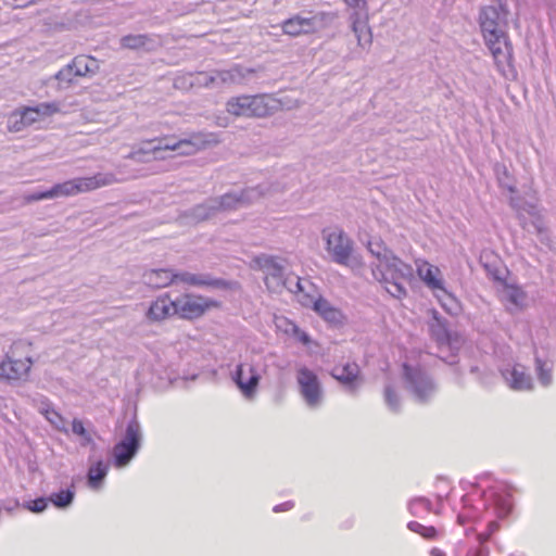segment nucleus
Here are the masks:
<instances>
[{
	"label": "nucleus",
	"instance_id": "1",
	"mask_svg": "<svg viewBox=\"0 0 556 556\" xmlns=\"http://www.w3.org/2000/svg\"><path fill=\"white\" fill-rule=\"evenodd\" d=\"M509 14L508 0H492V4L480 8L478 15L484 45L503 75L506 68L513 67L514 60L513 43L507 33Z\"/></svg>",
	"mask_w": 556,
	"mask_h": 556
},
{
	"label": "nucleus",
	"instance_id": "2",
	"mask_svg": "<svg viewBox=\"0 0 556 556\" xmlns=\"http://www.w3.org/2000/svg\"><path fill=\"white\" fill-rule=\"evenodd\" d=\"M370 269L374 279L383 285L386 291L393 298L402 299L406 295L404 281L413 277V267L409 264L393 253L381 263H371Z\"/></svg>",
	"mask_w": 556,
	"mask_h": 556
},
{
	"label": "nucleus",
	"instance_id": "3",
	"mask_svg": "<svg viewBox=\"0 0 556 556\" xmlns=\"http://www.w3.org/2000/svg\"><path fill=\"white\" fill-rule=\"evenodd\" d=\"M116 181L117 179L114 174L98 173L90 177H79L55 184L48 190L30 192L25 197V199L27 202H37L46 199L71 197L80 192L91 191L103 186H109Z\"/></svg>",
	"mask_w": 556,
	"mask_h": 556
},
{
	"label": "nucleus",
	"instance_id": "4",
	"mask_svg": "<svg viewBox=\"0 0 556 556\" xmlns=\"http://www.w3.org/2000/svg\"><path fill=\"white\" fill-rule=\"evenodd\" d=\"M404 389L418 404L429 403L438 391L433 377L422 367L404 363L402 366Z\"/></svg>",
	"mask_w": 556,
	"mask_h": 556
},
{
	"label": "nucleus",
	"instance_id": "5",
	"mask_svg": "<svg viewBox=\"0 0 556 556\" xmlns=\"http://www.w3.org/2000/svg\"><path fill=\"white\" fill-rule=\"evenodd\" d=\"M142 430L137 417L134 416L126 426L122 439L112 448V464L116 469L127 467L137 456L142 445Z\"/></svg>",
	"mask_w": 556,
	"mask_h": 556
},
{
	"label": "nucleus",
	"instance_id": "6",
	"mask_svg": "<svg viewBox=\"0 0 556 556\" xmlns=\"http://www.w3.org/2000/svg\"><path fill=\"white\" fill-rule=\"evenodd\" d=\"M295 381L305 406L312 410L320 408L325 402V390L318 375L303 365L296 368Z\"/></svg>",
	"mask_w": 556,
	"mask_h": 556
},
{
	"label": "nucleus",
	"instance_id": "7",
	"mask_svg": "<svg viewBox=\"0 0 556 556\" xmlns=\"http://www.w3.org/2000/svg\"><path fill=\"white\" fill-rule=\"evenodd\" d=\"M323 237L331 261L342 266H351L354 242L348 233L340 228L324 229Z\"/></svg>",
	"mask_w": 556,
	"mask_h": 556
},
{
	"label": "nucleus",
	"instance_id": "8",
	"mask_svg": "<svg viewBox=\"0 0 556 556\" xmlns=\"http://www.w3.org/2000/svg\"><path fill=\"white\" fill-rule=\"evenodd\" d=\"M483 509H492L498 519L506 518L513 510V495L510 488L505 483L488 486L480 494Z\"/></svg>",
	"mask_w": 556,
	"mask_h": 556
},
{
	"label": "nucleus",
	"instance_id": "9",
	"mask_svg": "<svg viewBox=\"0 0 556 556\" xmlns=\"http://www.w3.org/2000/svg\"><path fill=\"white\" fill-rule=\"evenodd\" d=\"M267 191L268 187L264 185L248 187L240 191H230L218 198H213V204L215 203L218 212L237 210L258 200Z\"/></svg>",
	"mask_w": 556,
	"mask_h": 556
},
{
	"label": "nucleus",
	"instance_id": "10",
	"mask_svg": "<svg viewBox=\"0 0 556 556\" xmlns=\"http://www.w3.org/2000/svg\"><path fill=\"white\" fill-rule=\"evenodd\" d=\"M261 378L262 370L260 366L249 362L238 364L231 372L232 381L248 400L255 396Z\"/></svg>",
	"mask_w": 556,
	"mask_h": 556
},
{
	"label": "nucleus",
	"instance_id": "11",
	"mask_svg": "<svg viewBox=\"0 0 556 556\" xmlns=\"http://www.w3.org/2000/svg\"><path fill=\"white\" fill-rule=\"evenodd\" d=\"M214 300L201 295L185 293L175 299L176 316L182 319H194L201 317L211 306H217Z\"/></svg>",
	"mask_w": 556,
	"mask_h": 556
},
{
	"label": "nucleus",
	"instance_id": "12",
	"mask_svg": "<svg viewBox=\"0 0 556 556\" xmlns=\"http://www.w3.org/2000/svg\"><path fill=\"white\" fill-rule=\"evenodd\" d=\"M428 327L431 338L440 349L443 346L448 348L451 351L458 349V334L451 330L447 319L441 316L438 311H432V318Z\"/></svg>",
	"mask_w": 556,
	"mask_h": 556
},
{
	"label": "nucleus",
	"instance_id": "13",
	"mask_svg": "<svg viewBox=\"0 0 556 556\" xmlns=\"http://www.w3.org/2000/svg\"><path fill=\"white\" fill-rule=\"evenodd\" d=\"M256 263L265 274V285L271 292H281L283 290L285 267L279 260L271 255H261L256 257Z\"/></svg>",
	"mask_w": 556,
	"mask_h": 556
},
{
	"label": "nucleus",
	"instance_id": "14",
	"mask_svg": "<svg viewBox=\"0 0 556 556\" xmlns=\"http://www.w3.org/2000/svg\"><path fill=\"white\" fill-rule=\"evenodd\" d=\"M330 376L336 379L343 389L355 394L362 386L361 368L356 363H345L333 366Z\"/></svg>",
	"mask_w": 556,
	"mask_h": 556
},
{
	"label": "nucleus",
	"instance_id": "15",
	"mask_svg": "<svg viewBox=\"0 0 556 556\" xmlns=\"http://www.w3.org/2000/svg\"><path fill=\"white\" fill-rule=\"evenodd\" d=\"M182 282L194 287H207L211 289L229 290L232 281L213 277L211 274H192L189 271H176V282Z\"/></svg>",
	"mask_w": 556,
	"mask_h": 556
},
{
	"label": "nucleus",
	"instance_id": "16",
	"mask_svg": "<svg viewBox=\"0 0 556 556\" xmlns=\"http://www.w3.org/2000/svg\"><path fill=\"white\" fill-rule=\"evenodd\" d=\"M154 140L155 142L152 144V147L160 148V155H163L162 152L164 151H178L179 154L191 155L195 153L202 144L199 136H192L190 138H184L180 140L168 138Z\"/></svg>",
	"mask_w": 556,
	"mask_h": 556
},
{
	"label": "nucleus",
	"instance_id": "17",
	"mask_svg": "<svg viewBox=\"0 0 556 556\" xmlns=\"http://www.w3.org/2000/svg\"><path fill=\"white\" fill-rule=\"evenodd\" d=\"M501 375L515 391H530L533 389V380L530 374L521 365L507 366L501 369Z\"/></svg>",
	"mask_w": 556,
	"mask_h": 556
},
{
	"label": "nucleus",
	"instance_id": "18",
	"mask_svg": "<svg viewBox=\"0 0 556 556\" xmlns=\"http://www.w3.org/2000/svg\"><path fill=\"white\" fill-rule=\"evenodd\" d=\"M176 313L175 299L173 300L169 293H164L150 304L146 317L150 321H162L176 316Z\"/></svg>",
	"mask_w": 556,
	"mask_h": 556
},
{
	"label": "nucleus",
	"instance_id": "19",
	"mask_svg": "<svg viewBox=\"0 0 556 556\" xmlns=\"http://www.w3.org/2000/svg\"><path fill=\"white\" fill-rule=\"evenodd\" d=\"M31 365L33 359L30 357H26L24 361H22L12 359L11 357L7 356L0 363V379L21 380L28 375Z\"/></svg>",
	"mask_w": 556,
	"mask_h": 556
},
{
	"label": "nucleus",
	"instance_id": "20",
	"mask_svg": "<svg viewBox=\"0 0 556 556\" xmlns=\"http://www.w3.org/2000/svg\"><path fill=\"white\" fill-rule=\"evenodd\" d=\"M313 303V309L328 324L333 327H342L346 317L342 311L333 306L328 300L319 295L316 300L309 299Z\"/></svg>",
	"mask_w": 556,
	"mask_h": 556
},
{
	"label": "nucleus",
	"instance_id": "21",
	"mask_svg": "<svg viewBox=\"0 0 556 556\" xmlns=\"http://www.w3.org/2000/svg\"><path fill=\"white\" fill-rule=\"evenodd\" d=\"M350 20L351 28L357 39L358 46L363 49L370 47L372 42V33L368 25L367 15L355 11L351 14Z\"/></svg>",
	"mask_w": 556,
	"mask_h": 556
},
{
	"label": "nucleus",
	"instance_id": "22",
	"mask_svg": "<svg viewBox=\"0 0 556 556\" xmlns=\"http://www.w3.org/2000/svg\"><path fill=\"white\" fill-rule=\"evenodd\" d=\"M417 273L429 289L444 292L448 299L455 303V296L445 289L443 280L438 277L440 269L437 266L430 265L426 262L424 265L418 266Z\"/></svg>",
	"mask_w": 556,
	"mask_h": 556
},
{
	"label": "nucleus",
	"instance_id": "23",
	"mask_svg": "<svg viewBox=\"0 0 556 556\" xmlns=\"http://www.w3.org/2000/svg\"><path fill=\"white\" fill-rule=\"evenodd\" d=\"M283 34L296 37L302 34H309L316 28V21L314 17H304L294 15L286 20L281 24Z\"/></svg>",
	"mask_w": 556,
	"mask_h": 556
},
{
	"label": "nucleus",
	"instance_id": "24",
	"mask_svg": "<svg viewBox=\"0 0 556 556\" xmlns=\"http://www.w3.org/2000/svg\"><path fill=\"white\" fill-rule=\"evenodd\" d=\"M142 281L153 289L165 288L176 282V271L168 268L149 269L143 273Z\"/></svg>",
	"mask_w": 556,
	"mask_h": 556
},
{
	"label": "nucleus",
	"instance_id": "25",
	"mask_svg": "<svg viewBox=\"0 0 556 556\" xmlns=\"http://www.w3.org/2000/svg\"><path fill=\"white\" fill-rule=\"evenodd\" d=\"M77 77H92L100 71V62L93 56L80 54L68 63Z\"/></svg>",
	"mask_w": 556,
	"mask_h": 556
},
{
	"label": "nucleus",
	"instance_id": "26",
	"mask_svg": "<svg viewBox=\"0 0 556 556\" xmlns=\"http://www.w3.org/2000/svg\"><path fill=\"white\" fill-rule=\"evenodd\" d=\"M250 103L252 117H265L278 109L277 100L264 94L250 96Z\"/></svg>",
	"mask_w": 556,
	"mask_h": 556
},
{
	"label": "nucleus",
	"instance_id": "27",
	"mask_svg": "<svg viewBox=\"0 0 556 556\" xmlns=\"http://www.w3.org/2000/svg\"><path fill=\"white\" fill-rule=\"evenodd\" d=\"M109 464L102 459L92 463L86 475L87 485L91 490H100L109 472Z\"/></svg>",
	"mask_w": 556,
	"mask_h": 556
},
{
	"label": "nucleus",
	"instance_id": "28",
	"mask_svg": "<svg viewBox=\"0 0 556 556\" xmlns=\"http://www.w3.org/2000/svg\"><path fill=\"white\" fill-rule=\"evenodd\" d=\"M155 142V140H150L144 142L141 147L138 149L132 150L128 155L127 159L131 160L136 163H150L157 160H164V155H160V148H154L152 144Z\"/></svg>",
	"mask_w": 556,
	"mask_h": 556
},
{
	"label": "nucleus",
	"instance_id": "29",
	"mask_svg": "<svg viewBox=\"0 0 556 556\" xmlns=\"http://www.w3.org/2000/svg\"><path fill=\"white\" fill-rule=\"evenodd\" d=\"M77 76L73 73L72 67L67 63L58 73L48 79V85L58 91L70 89L75 84Z\"/></svg>",
	"mask_w": 556,
	"mask_h": 556
},
{
	"label": "nucleus",
	"instance_id": "30",
	"mask_svg": "<svg viewBox=\"0 0 556 556\" xmlns=\"http://www.w3.org/2000/svg\"><path fill=\"white\" fill-rule=\"evenodd\" d=\"M218 212L215 203L213 204V198L205 202L198 204L186 212V217L190 222L200 223L213 217Z\"/></svg>",
	"mask_w": 556,
	"mask_h": 556
},
{
	"label": "nucleus",
	"instance_id": "31",
	"mask_svg": "<svg viewBox=\"0 0 556 556\" xmlns=\"http://www.w3.org/2000/svg\"><path fill=\"white\" fill-rule=\"evenodd\" d=\"M554 364L549 359H543L539 355L534 356V371L539 383L543 388H548L553 383Z\"/></svg>",
	"mask_w": 556,
	"mask_h": 556
},
{
	"label": "nucleus",
	"instance_id": "32",
	"mask_svg": "<svg viewBox=\"0 0 556 556\" xmlns=\"http://www.w3.org/2000/svg\"><path fill=\"white\" fill-rule=\"evenodd\" d=\"M38 114L35 113L33 106L24 108L22 111L14 112L11 116L12 129L20 131L24 127L30 126L36 122H39Z\"/></svg>",
	"mask_w": 556,
	"mask_h": 556
},
{
	"label": "nucleus",
	"instance_id": "33",
	"mask_svg": "<svg viewBox=\"0 0 556 556\" xmlns=\"http://www.w3.org/2000/svg\"><path fill=\"white\" fill-rule=\"evenodd\" d=\"M227 112L235 116L252 117L250 96L235 97L228 100Z\"/></svg>",
	"mask_w": 556,
	"mask_h": 556
},
{
	"label": "nucleus",
	"instance_id": "34",
	"mask_svg": "<svg viewBox=\"0 0 556 556\" xmlns=\"http://www.w3.org/2000/svg\"><path fill=\"white\" fill-rule=\"evenodd\" d=\"M49 502L53 504L54 507L59 509L68 508L75 498V485L74 483L66 489H61L58 492L51 493L49 496Z\"/></svg>",
	"mask_w": 556,
	"mask_h": 556
},
{
	"label": "nucleus",
	"instance_id": "35",
	"mask_svg": "<svg viewBox=\"0 0 556 556\" xmlns=\"http://www.w3.org/2000/svg\"><path fill=\"white\" fill-rule=\"evenodd\" d=\"M407 509L412 516L417 518H424L432 511L438 514L437 510H433L431 501L425 496L412 498L407 504Z\"/></svg>",
	"mask_w": 556,
	"mask_h": 556
},
{
	"label": "nucleus",
	"instance_id": "36",
	"mask_svg": "<svg viewBox=\"0 0 556 556\" xmlns=\"http://www.w3.org/2000/svg\"><path fill=\"white\" fill-rule=\"evenodd\" d=\"M72 432L73 434L77 435L79 438V444L83 447L91 446L92 450L96 448L97 444L93 440L92 433L86 429L84 422L78 419L74 418L72 421Z\"/></svg>",
	"mask_w": 556,
	"mask_h": 556
},
{
	"label": "nucleus",
	"instance_id": "37",
	"mask_svg": "<svg viewBox=\"0 0 556 556\" xmlns=\"http://www.w3.org/2000/svg\"><path fill=\"white\" fill-rule=\"evenodd\" d=\"M495 174H496L498 186L502 189H506L511 194L517 193V188H516L514 178L510 176L507 167L504 164L495 165Z\"/></svg>",
	"mask_w": 556,
	"mask_h": 556
},
{
	"label": "nucleus",
	"instance_id": "38",
	"mask_svg": "<svg viewBox=\"0 0 556 556\" xmlns=\"http://www.w3.org/2000/svg\"><path fill=\"white\" fill-rule=\"evenodd\" d=\"M407 529L414 533L419 534L425 540H437L439 535V531L433 526H424L418 521H409L407 523Z\"/></svg>",
	"mask_w": 556,
	"mask_h": 556
},
{
	"label": "nucleus",
	"instance_id": "39",
	"mask_svg": "<svg viewBox=\"0 0 556 556\" xmlns=\"http://www.w3.org/2000/svg\"><path fill=\"white\" fill-rule=\"evenodd\" d=\"M367 250L377 258L376 263H381L388 258L389 254H393V251L390 250L380 239L368 241Z\"/></svg>",
	"mask_w": 556,
	"mask_h": 556
},
{
	"label": "nucleus",
	"instance_id": "40",
	"mask_svg": "<svg viewBox=\"0 0 556 556\" xmlns=\"http://www.w3.org/2000/svg\"><path fill=\"white\" fill-rule=\"evenodd\" d=\"M47 418V420L59 431L68 433V429L65 427L66 420L63 418V416L56 412L54 408L48 406L42 412Z\"/></svg>",
	"mask_w": 556,
	"mask_h": 556
},
{
	"label": "nucleus",
	"instance_id": "41",
	"mask_svg": "<svg viewBox=\"0 0 556 556\" xmlns=\"http://www.w3.org/2000/svg\"><path fill=\"white\" fill-rule=\"evenodd\" d=\"M506 288L507 300L516 307H521L526 300V292L518 286L504 283Z\"/></svg>",
	"mask_w": 556,
	"mask_h": 556
},
{
	"label": "nucleus",
	"instance_id": "42",
	"mask_svg": "<svg viewBox=\"0 0 556 556\" xmlns=\"http://www.w3.org/2000/svg\"><path fill=\"white\" fill-rule=\"evenodd\" d=\"M384 402L392 413H400L401 397L391 384L384 387Z\"/></svg>",
	"mask_w": 556,
	"mask_h": 556
},
{
	"label": "nucleus",
	"instance_id": "43",
	"mask_svg": "<svg viewBox=\"0 0 556 556\" xmlns=\"http://www.w3.org/2000/svg\"><path fill=\"white\" fill-rule=\"evenodd\" d=\"M240 73L238 70H224V71H214V77L216 87L224 85V84H232L237 81L239 78Z\"/></svg>",
	"mask_w": 556,
	"mask_h": 556
},
{
	"label": "nucleus",
	"instance_id": "44",
	"mask_svg": "<svg viewBox=\"0 0 556 556\" xmlns=\"http://www.w3.org/2000/svg\"><path fill=\"white\" fill-rule=\"evenodd\" d=\"M33 108L35 113L38 114L40 121L52 116L60 111L59 104L56 102H41Z\"/></svg>",
	"mask_w": 556,
	"mask_h": 556
},
{
	"label": "nucleus",
	"instance_id": "45",
	"mask_svg": "<svg viewBox=\"0 0 556 556\" xmlns=\"http://www.w3.org/2000/svg\"><path fill=\"white\" fill-rule=\"evenodd\" d=\"M486 275L493 281L505 283L507 270L500 268L495 263H484Z\"/></svg>",
	"mask_w": 556,
	"mask_h": 556
},
{
	"label": "nucleus",
	"instance_id": "46",
	"mask_svg": "<svg viewBox=\"0 0 556 556\" xmlns=\"http://www.w3.org/2000/svg\"><path fill=\"white\" fill-rule=\"evenodd\" d=\"M148 37L146 35H127L122 38V45L125 48L138 49L146 46Z\"/></svg>",
	"mask_w": 556,
	"mask_h": 556
},
{
	"label": "nucleus",
	"instance_id": "47",
	"mask_svg": "<svg viewBox=\"0 0 556 556\" xmlns=\"http://www.w3.org/2000/svg\"><path fill=\"white\" fill-rule=\"evenodd\" d=\"M49 503V497H37L35 500L25 502L23 506L25 509L31 513L40 514L47 509Z\"/></svg>",
	"mask_w": 556,
	"mask_h": 556
},
{
	"label": "nucleus",
	"instance_id": "48",
	"mask_svg": "<svg viewBox=\"0 0 556 556\" xmlns=\"http://www.w3.org/2000/svg\"><path fill=\"white\" fill-rule=\"evenodd\" d=\"M462 502H463L465 511L459 513L457 515V521L459 525H465L468 520L477 518V514H476L475 509H471L469 507V502H470L469 495H464L462 497Z\"/></svg>",
	"mask_w": 556,
	"mask_h": 556
},
{
	"label": "nucleus",
	"instance_id": "49",
	"mask_svg": "<svg viewBox=\"0 0 556 556\" xmlns=\"http://www.w3.org/2000/svg\"><path fill=\"white\" fill-rule=\"evenodd\" d=\"M282 282H283V289H287L288 291H290L292 293L303 292V286H302L301 279L298 276L287 275V276H285Z\"/></svg>",
	"mask_w": 556,
	"mask_h": 556
},
{
	"label": "nucleus",
	"instance_id": "50",
	"mask_svg": "<svg viewBox=\"0 0 556 556\" xmlns=\"http://www.w3.org/2000/svg\"><path fill=\"white\" fill-rule=\"evenodd\" d=\"M191 84H197L203 87H216L214 72H199Z\"/></svg>",
	"mask_w": 556,
	"mask_h": 556
},
{
	"label": "nucleus",
	"instance_id": "51",
	"mask_svg": "<svg viewBox=\"0 0 556 556\" xmlns=\"http://www.w3.org/2000/svg\"><path fill=\"white\" fill-rule=\"evenodd\" d=\"M500 529V523L497 520H491L488 522V528L484 532H480L477 534V541H482L488 544L491 540L492 535L497 532Z\"/></svg>",
	"mask_w": 556,
	"mask_h": 556
},
{
	"label": "nucleus",
	"instance_id": "52",
	"mask_svg": "<svg viewBox=\"0 0 556 556\" xmlns=\"http://www.w3.org/2000/svg\"><path fill=\"white\" fill-rule=\"evenodd\" d=\"M465 556H490V547L482 541H477V544L470 546Z\"/></svg>",
	"mask_w": 556,
	"mask_h": 556
},
{
	"label": "nucleus",
	"instance_id": "53",
	"mask_svg": "<svg viewBox=\"0 0 556 556\" xmlns=\"http://www.w3.org/2000/svg\"><path fill=\"white\" fill-rule=\"evenodd\" d=\"M435 296L438 298V300L441 303L442 307L447 313H450V314H456L457 313V311H458V302H457L456 299H455V303L452 302L444 292H442V295L435 294Z\"/></svg>",
	"mask_w": 556,
	"mask_h": 556
},
{
	"label": "nucleus",
	"instance_id": "54",
	"mask_svg": "<svg viewBox=\"0 0 556 556\" xmlns=\"http://www.w3.org/2000/svg\"><path fill=\"white\" fill-rule=\"evenodd\" d=\"M491 478V473L490 472H484L478 477H476V481L475 482H465V481H462L460 484L463 486V489H465V484H469L473 488H479V482L480 481H483V480H486V479H490Z\"/></svg>",
	"mask_w": 556,
	"mask_h": 556
},
{
	"label": "nucleus",
	"instance_id": "55",
	"mask_svg": "<svg viewBox=\"0 0 556 556\" xmlns=\"http://www.w3.org/2000/svg\"><path fill=\"white\" fill-rule=\"evenodd\" d=\"M293 506H294V503L292 501H287V502L276 505L273 508V510L275 513L288 511V510L292 509Z\"/></svg>",
	"mask_w": 556,
	"mask_h": 556
},
{
	"label": "nucleus",
	"instance_id": "56",
	"mask_svg": "<svg viewBox=\"0 0 556 556\" xmlns=\"http://www.w3.org/2000/svg\"><path fill=\"white\" fill-rule=\"evenodd\" d=\"M348 7L350 8H359L366 4V0H344Z\"/></svg>",
	"mask_w": 556,
	"mask_h": 556
},
{
	"label": "nucleus",
	"instance_id": "57",
	"mask_svg": "<svg viewBox=\"0 0 556 556\" xmlns=\"http://www.w3.org/2000/svg\"><path fill=\"white\" fill-rule=\"evenodd\" d=\"M520 198L519 197H515L511 194V197L509 198V205L515 208V210H519L520 208Z\"/></svg>",
	"mask_w": 556,
	"mask_h": 556
},
{
	"label": "nucleus",
	"instance_id": "58",
	"mask_svg": "<svg viewBox=\"0 0 556 556\" xmlns=\"http://www.w3.org/2000/svg\"><path fill=\"white\" fill-rule=\"evenodd\" d=\"M299 340L303 344H308L311 342V337L306 332H302L301 336L299 337Z\"/></svg>",
	"mask_w": 556,
	"mask_h": 556
},
{
	"label": "nucleus",
	"instance_id": "59",
	"mask_svg": "<svg viewBox=\"0 0 556 556\" xmlns=\"http://www.w3.org/2000/svg\"><path fill=\"white\" fill-rule=\"evenodd\" d=\"M430 556H446V554L438 548V547H433L431 551H430Z\"/></svg>",
	"mask_w": 556,
	"mask_h": 556
},
{
	"label": "nucleus",
	"instance_id": "60",
	"mask_svg": "<svg viewBox=\"0 0 556 556\" xmlns=\"http://www.w3.org/2000/svg\"><path fill=\"white\" fill-rule=\"evenodd\" d=\"M16 7H25L34 2V0H15Z\"/></svg>",
	"mask_w": 556,
	"mask_h": 556
},
{
	"label": "nucleus",
	"instance_id": "61",
	"mask_svg": "<svg viewBox=\"0 0 556 556\" xmlns=\"http://www.w3.org/2000/svg\"><path fill=\"white\" fill-rule=\"evenodd\" d=\"M447 363H448L450 365L456 364V363H457V361H456V355H455V354H453V355H452V361H450V362H447Z\"/></svg>",
	"mask_w": 556,
	"mask_h": 556
},
{
	"label": "nucleus",
	"instance_id": "62",
	"mask_svg": "<svg viewBox=\"0 0 556 556\" xmlns=\"http://www.w3.org/2000/svg\"><path fill=\"white\" fill-rule=\"evenodd\" d=\"M437 498H438L439 505L441 506L442 502H443V496L442 495H438Z\"/></svg>",
	"mask_w": 556,
	"mask_h": 556
},
{
	"label": "nucleus",
	"instance_id": "63",
	"mask_svg": "<svg viewBox=\"0 0 556 556\" xmlns=\"http://www.w3.org/2000/svg\"><path fill=\"white\" fill-rule=\"evenodd\" d=\"M353 262H355V264H358V261H356V258L352 256V261H351V266H350V267H352V266H353V265H352V263H353Z\"/></svg>",
	"mask_w": 556,
	"mask_h": 556
},
{
	"label": "nucleus",
	"instance_id": "64",
	"mask_svg": "<svg viewBox=\"0 0 556 556\" xmlns=\"http://www.w3.org/2000/svg\"><path fill=\"white\" fill-rule=\"evenodd\" d=\"M509 556H526V555L522 553H519V554H510Z\"/></svg>",
	"mask_w": 556,
	"mask_h": 556
}]
</instances>
